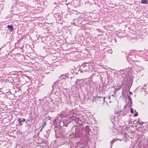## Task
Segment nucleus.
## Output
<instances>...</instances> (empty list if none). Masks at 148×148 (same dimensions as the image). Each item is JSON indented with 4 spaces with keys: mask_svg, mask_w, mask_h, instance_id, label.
I'll return each mask as SVG.
<instances>
[{
    "mask_svg": "<svg viewBox=\"0 0 148 148\" xmlns=\"http://www.w3.org/2000/svg\"><path fill=\"white\" fill-rule=\"evenodd\" d=\"M8 28L10 31L11 32L13 30V29L12 25L8 26Z\"/></svg>",
    "mask_w": 148,
    "mask_h": 148,
    "instance_id": "f257e3e1",
    "label": "nucleus"
},
{
    "mask_svg": "<svg viewBox=\"0 0 148 148\" xmlns=\"http://www.w3.org/2000/svg\"><path fill=\"white\" fill-rule=\"evenodd\" d=\"M141 3H142L147 4V0H142L141 1Z\"/></svg>",
    "mask_w": 148,
    "mask_h": 148,
    "instance_id": "f03ea898",
    "label": "nucleus"
},
{
    "mask_svg": "<svg viewBox=\"0 0 148 148\" xmlns=\"http://www.w3.org/2000/svg\"><path fill=\"white\" fill-rule=\"evenodd\" d=\"M18 122H19V124L20 125H21L22 124V120L21 119H18Z\"/></svg>",
    "mask_w": 148,
    "mask_h": 148,
    "instance_id": "7ed1b4c3",
    "label": "nucleus"
},
{
    "mask_svg": "<svg viewBox=\"0 0 148 148\" xmlns=\"http://www.w3.org/2000/svg\"><path fill=\"white\" fill-rule=\"evenodd\" d=\"M46 125V123L45 122L42 125V128H43Z\"/></svg>",
    "mask_w": 148,
    "mask_h": 148,
    "instance_id": "20e7f679",
    "label": "nucleus"
},
{
    "mask_svg": "<svg viewBox=\"0 0 148 148\" xmlns=\"http://www.w3.org/2000/svg\"><path fill=\"white\" fill-rule=\"evenodd\" d=\"M135 112H136V113L134 114V116L136 117L138 116V114H137V113L136 112V110L135 111Z\"/></svg>",
    "mask_w": 148,
    "mask_h": 148,
    "instance_id": "39448f33",
    "label": "nucleus"
},
{
    "mask_svg": "<svg viewBox=\"0 0 148 148\" xmlns=\"http://www.w3.org/2000/svg\"><path fill=\"white\" fill-rule=\"evenodd\" d=\"M130 112H131V113H133V111L132 108H131V109Z\"/></svg>",
    "mask_w": 148,
    "mask_h": 148,
    "instance_id": "423d86ee",
    "label": "nucleus"
},
{
    "mask_svg": "<svg viewBox=\"0 0 148 148\" xmlns=\"http://www.w3.org/2000/svg\"><path fill=\"white\" fill-rule=\"evenodd\" d=\"M143 124V122H140L139 123V124L140 125H142Z\"/></svg>",
    "mask_w": 148,
    "mask_h": 148,
    "instance_id": "0eeeda50",
    "label": "nucleus"
},
{
    "mask_svg": "<svg viewBox=\"0 0 148 148\" xmlns=\"http://www.w3.org/2000/svg\"><path fill=\"white\" fill-rule=\"evenodd\" d=\"M25 119H23V120H22V121L25 122Z\"/></svg>",
    "mask_w": 148,
    "mask_h": 148,
    "instance_id": "6e6552de",
    "label": "nucleus"
},
{
    "mask_svg": "<svg viewBox=\"0 0 148 148\" xmlns=\"http://www.w3.org/2000/svg\"><path fill=\"white\" fill-rule=\"evenodd\" d=\"M42 128L40 130V132H41L42 130Z\"/></svg>",
    "mask_w": 148,
    "mask_h": 148,
    "instance_id": "1a4fd4ad",
    "label": "nucleus"
},
{
    "mask_svg": "<svg viewBox=\"0 0 148 148\" xmlns=\"http://www.w3.org/2000/svg\"><path fill=\"white\" fill-rule=\"evenodd\" d=\"M108 98L109 99H110V96H109L108 97Z\"/></svg>",
    "mask_w": 148,
    "mask_h": 148,
    "instance_id": "9d476101",
    "label": "nucleus"
},
{
    "mask_svg": "<svg viewBox=\"0 0 148 148\" xmlns=\"http://www.w3.org/2000/svg\"><path fill=\"white\" fill-rule=\"evenodd\" d=\"M113 140H112V141L111 142V143H113Z\"/></svg>",
    "mask_w": 148,
    "mask_h": 148,
    "instance_id": "9b49d317",
    "label": "nucleus"
},
{
    "mask_svg": "<svg viewBox=\"0 0 148 148\" xmlns=\"http://www.w3.org/2000/svg\"><path fill=\"white\" fill-rule=\"evenodd\" d=\"M105 97H104V99H103V100H104H104H105Z\"/></svg>",
    "mask_w": 148,
    "mask_h": 148,
    "instance_id": "f8f14e48",
    "label": "nucleus"
}]
</instances>
